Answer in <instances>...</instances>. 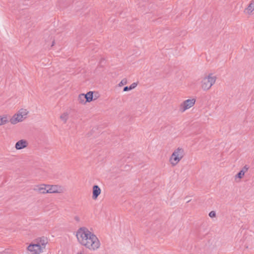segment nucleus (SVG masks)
<instances>
[{"label":"nucleus","instance_id":"nucleus-2","mask_svg":"<svg viewBox=\"0 0 254 254\" xmlns=\"http://www.w3.org/2000/svg\"><path fill=\"white\" fill-rule=\"evenodd\" d=\"M216 79L217 77L215 75H213L212 73L205 75L201 81V88L204 91L209 90L215 84Z\"/></svg>","mask_w":254,"mask_h":254},{"label":"nucleus","instance_id":"nucleus-19","mask_svg":"<svg viewBox=\"0 0 254 254\" xmlns=\"http://www.w3.org/2000/svg\"><path fill=\"white\" fill-rule=\"evenodd\" d=\"M127 83V79L126 78H124L121 80V81L119 83V86H122L124 85H126Z\"/></svg>","mask_w":254,"mask_h":254},{"label":"nucleus","instance_id":"nucleus-3","mask_svg":"<svg viewBox=\"0 0 254 254\" xmlns=\"http://www.w3.org/2000/svg\"><path fill=\"white\" fill-rule=\"evenodd\" d=\"M185 155L183 148L178 147L174 150L171 155L169 161L172 166H175L181 160Z\"/></svg>","mask_w":254,"mask_h":254},{"label":"nucleus","instance_id":"nucleus-14","mask_svg":"<svg viewBox=\"0 0 254 254\" xmlns=\"http://www.w3.org/2000/svg\"><path fill=\"white\" fill-rule=\"evenodd\" d=\"M84 96L86 99V101L88 102H90L92 100H93V92L89 91L87 92L86 94H84Z\"/></svg>","mask_w":254,"mask_h":254},{"label":"nucleus","instance_id":"nucleus-26","mask_svg":"<svg viewBox=\"0 0 254 254\" xmlns=\"http://www.w3.org/2000/svg\"><path fill=\"white\" fill-rule=\"evenodd\" d=\"M55 40H53L51 47H53L55 45Z\"/></svg>","mask_w":254,"mask_h":254},{"label":"nucleus","instance_id":"nucleus-8","mask_svg":"<svg viewBox=\"0 0 254 254\" xmlns=\"http://www.w3.org/2000/svg\"><path fill=\"white\" fill-rule=\"evenodd\" d=\"M23 117L19 113L14 114L10 119V122L13 125H15L18 122H22L23 120Z\"/></svg>","mask_w":254,"mask_h":254},{"label":"nucleus","instance_id":"nucleus-12","mask_svg":"<svg viewBox=\"0 0 254 254\" xmlns=\"http://www.w3.org/2000/svg\"><path fill=\"white\" fill-rule=\"evenodd\" d=\"M254 10V0H252L248 7L245 9V12L250 14Z\"/></svg>","mask_w":254,"mask_h":254},{"label":"nucleus","instance_id":"nucleus-20","mask_svg":"<svg viewBox=\"0 0 254 254\" xmlns=\"http://www.w3.org/2000/svg\"><path fill=\"white\" fill-rule=\"evenodd\" d=\"M249 167L247 165H245L242 169L241 170L242 172H244V174H245L246 172L248 170Z\"/></svg>","mask_w":254,"mask_h":254},{"label":"nucleus","instance_id":"nucleus-17","mask_svg":"<svg viewBox=\"0 0 254 254\" xmlns=\"http://www.w3.org/2000/svg\"><path fill=\"white\" fill-rule=\"evenodd\" d=\"M28 112L26 109H21L19 111L18 113L22 115V116H25L27 115Z\"/></svg>","mask_w":254,"mask_h":254},{"label":"nucleus","instance_id":"nucleus-25","mask_svg":"<svg viewBox=\"0 0 254 254\" xmlns=\"http://www.w3.org/2000/svg\"><path fill=\"white\" fill-rule=\"evenodd\" d=\"M74 219L77 222H79L80 221V218L78 216H75Z\"/></svg>","mask_w":254,"mask_h":254},{"label":"nucleus","instance_id":"nucleus-13","mask_svg":"<svg viewBox=\"0 0 254 254\" xmlns=\"http://www.w3.org/2000/svg\"><path fill=\"white\" fill-rule=\"evenodd\" d=\"M77 100L79 102V103L81 104H85L86 102H88L86 101V99L85 98V97L84 96V94H80L78 95Z\"/></svg>","mask_w":254,"mask_h":254},{"label":"nucleus","instance_id":"nucleus-10","mask_svg":"<svg viewBox=\"0 0 254 254\" xmlns=\"http://www.w3.org/2000/svg\"><path fill=\"white\" fill-rule=\"evenodd\" d=\"M28 144V142L26 140L21 139L16 143L15 147L17 150H20L26 147Z\"/></svg>","mask_w":254,"mask_h":254},{"label":"nucleus","instance_id":"nucleus-4","mask_svg":"<svg viewBox=\"0 0 254 254\" xmlns=\"http://www.w3.org/2000/svg\"><path fill=\"white\" fill-rule=\"evenodd\" d=\"M196 100L194 98L189 99L183 101L180 105L179 110L181 113H183L187 110L189 109L194 106Z\"/></svg>","mask_w":254,"mask_h":254},{"label":"nucleus","instance_id":"nucleus-27","mask_svg":"<svg viewBox=\"0 0 254 254\" xmlns=\"http://www.w3.org/2000/svg\"><path fill=\"white\" fill-rule=\"evenodd\" d=\"M77 254H84V253L83 252H78L77 253Z\"/></svg>","mask_w":254,"mask_h":254},{"label":"nucleus","instance_id":"nucleus-1","mask_svg":"<svg viewBox=\"0 0 254 254\" xmlns=\"http://www.w3.org/2000/svg\"><path fill=\"white\" fill-rule=\"evenodd\" d=\"M76 237L81 245L89 250H95L100 246L96 236L86 227H83L78 229Z\"/></svg>","mask_w":254,"mask_h":254},{"label":"nucleus","instance_id":"nucleus-24","mask_svg":"<svg viewBox=\"0 0 254 254\" xmlns=\"http://www.w3.org/2000/svg\"><path fill=\"white\" fill-rule=\"evenodd\" d=\"M105 63V59H104V58H102V59L100 60V62H99V64L101 65L102 64Z\"/></svg>","mask_w":254,"mask_h":254},{"label":"nucleus","instance_id":"nucleus-22","mask_svg":"<svg viewBox=\"0 0 254 254\" xmlns=\"http://www.w3.org/2000/svg\"><path fill=\"white\" fill-rule=\"evenodd\" d=\"M137 86V83H135V82H134L133 83H132L130 86V89H131V90L135 88Z\"/></svg>","mask_w":254,"mask_h":254},{"label":"nucleus","instance_id":"nucleus-23","mask_svg":"<svg viewBox=\"0 0 254 254\" xmlns=\"http://www.w3.org/2000/svg\"><path fill=\"white\" fill-rule=\"evenodd\" d=\"M130 90H131V89H130V87H128V86H125L123 89V91L125 92L128 91Z\"/></svg>","mask_w":254,"mask_h":254},{"label":"nucleus","instance_id":"nucleus-16","mask_svg":"<svg viewBox=\"0 0 254 254\" xmlns=\"http://www.w3.org/2000/svg\"><path fill=\"white\" fill-rule=\"evenodd\" d=\"M8 122V120L6 116H0V126L6 124Z\"/></svg>","mask_w":254,"mask_h":254},{"label":"nucleus","instance_id":"nucleus-5","mask_svg":"<svg viewBox=\"0 0 254 254\" xmlns=\"http://www.w3.org/2000/svg\"><path fill=\"white\" fill-rule=\"evenodd\" d=\"M27 251L30 252L31 254H41L44 252V250L40 248L37 244L31 243L27 248Z\"/></svg>","mask_w":254,"mask_h":254},{"label":"nucleus","instance_id":"nucleus-21","mask_svg":"<svg viewBox=\"0 0 254 254\" xmlns=\"http://www.w3.org/2000/svg\"><path fill=\"white\" fill-rule=\"evenodd\" d=\"M209 217H210L211 218L215 217L216 216L215 212L214 211H211V212H209Z\"/></svg>","mask_w":254,"mask_h":254},{"label":"nucleus","instance_id":"nucleus-15","mask_svg":"<svg viewBox=\"0 0 254 254\" xmlns=\"http://www.w3.org/2000/svg\"><path fill=\"white\" fill-rule=\"evenodd\" d=\"M68 118V114L67 112L64 113L60 116V119L64 122V124L66 123Z\"/></svg>","mask_w":254,"mask_h":254},{"label":"nucleus","instance_id":"nucleus-11","mask_svg":"<svg viewBox=\"0 0 254 254\" xmlns=\"http://www.w3.org/2000/svg\"><path fill=\"white\" fill-rule=\"evenodd\" d=\"M101 190L99 187L97 185H94L93 187L92 198L94 200L96 199L101 193Z\"/></svg>","mask_w":254,"mask_h":254},{"label":"nucleus","instance_id":"nucleus-9","mask_svg":"<svg viewBox=\"0 0 254 254\" xmlns=\"http://www.w3.org/2000/svg\"><path fill=\"white\" fill-rule=\"evenodd\" d=\"M47 189V185L45 184H41L36 186L33 189L34 190L38 191L41 193H48Z\"/></svg>","mask_w":254,"mask_h":254},{"label":"nucleus","instance_id":"nucleus-18","mask_svg":"<svg viewBox=\"0 0 254 254\" xmlns=\"http://www.w3.org/2000/svg\"><path fill=\"white\" fill-rule=\"evenodd\" d=\"M245 174H244V172L240 171L236 176H235V179L236 180L237 178H239L240 179H242L244 176Z\"/></svg>","mask_w":254,"mask_h":254},{"label":"nucleus","instance_id":"nucleus-7","mask_svg":"<svg viewBox=\"0 0 254 254\" xmlns=\"http://www.w3.org/2000/svg\"><path fill=\"white\" fill-rule=\"evenodd\" d=\"M48 193H60L62 191L61 187L58 185H47Z\"/></svg>","mask_w":254,"mask_h":254},{"label":"nucleus","instance_id":"nucleus-6","mask_svg":"<svg viewBox=\"0 0 254 254\" xmlns=\"http://www.w3.org/2000/svg\"><path fill=\"white\" fill-rule=\"evenodd\" d=\"M48 241V239L47 237L42 236L35 239L33 243L37 244L38 246L45 251Z\"/></svg>","mask_w":254,"mask_h":254}]
</instances>
